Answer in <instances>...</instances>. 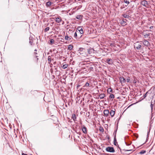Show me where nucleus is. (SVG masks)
Masks as SVG:
<instances>
[{"mask_svg":"<svg viewBox=\"0 0 155 155\" xmlns=\"http://www.w3.org/2000/svg\"><path fill=\"white\" fill-rule=\"evenodd\" d=\"M107 152L110 153H114L115 151L113 147L110 146L107 147L105 149Z\"/></svg>","mask_w":155,"mask_h":155,"instance_id":"nucleus-1","label":"nucleus"},{"mask_svg":"<svg viewBox=\"0 0 155 155\" xmlns=\"http://www.w3.org/2000/svg\"><path fill=\"white\" fill-rule=\"evenodd\" d=\"M134 46L135 49L137 50H140L141 47V46L139 42H136V43H134Z\"/></svg>","mask_w":155,"mask_h":155,"instance_id":"nucleus-2","label":"nucleus"},{"mask_svg":"<svg viewBox=\"0 0 155 155\" xmlns=\"http://www.w3.org/2000/svg\"><path fill=\"white\" fill-rule=\"evenodd\" d=\"M151 31L150 30H146L144 31L142 33V35H143L144 36V38H148V37L150 35V33H145V32L146 31H148V32L150 31Z\"/></svg>","mask_w":155,"mask_h":155,"instance_id":"nucleus-3","label":"nucleus"},{"mask_svg":"<svg viewBox=\"0 0 155 155\" xmlns=\"http://www.w3.org/2000/svg\"><path fill=\"white\" fill-rule=\"evenodd\" d=\"M140 4L146 8L148 7V3L146 0H143L140 3Z\"/></svg>","mask_w":155,"mask_h":155,"instance_id":"nucleus-4","label":"nucleus"},{"mask_svg":"<svg viewBox=\"0 0 155 155\" xmlns=\"http://www.w3.org/2000/svg\"><path fill=\"white\" fill-rule=\"evenodd\" d=\"M127 20L126 19H124L123 18L122 20L120 21V23L121 25L123 26H125L127 25L126 23V21H127Z\"/></svg>","mask_w":155,"mask_h":155,"instance_id":"nucleus-5","label":"nucleus"},{"mask_svg":"<svg viewBox=\"0 0 155 155\" xmlns=\"http://www.w3.org/2000/svg\"><path fill=\"white\" fill-rule=\"evenodd\" d=\"M81 129H82V131H83V132L84 134H86L87 133V128L85 126L83 125L82 126Z\"/></svg>","mask_w":155,"mask_h":155,"instance_id":"nucleus-6","label":"nucleus"},{"mask_svg":"<svg viewBox=\"0 0 155 155\" xmlns=\"http://www.w3.org/2000/svg\"><path fill=\"white\" fill-rule=\"evenodd\" d=\"M106 62L110 65H111L113 64V61L111 58L107 59L106 60Z\"/></svg>","mask_w":155,"mask_h":155,"instance_id":"nucleus-7","label":"nucleus"},{"mask_svg":"<svg viewBox=\"0 0 155 155\" xmlns=\"http://www.w3.org/2000/svg\"><path fill=\"white\" fill-rule=\"evenodd\" d=\"M103 113L104 114V116L107 117L109 115V111L108 110H105L104 111Z\"/></svg>","mask_w":155,"mask_h":155,"instance_id":"nucleus-8","label":"nucleus"},{"mask_svg":"<svg viewBox=\"0 0 155 155\" xmlns=\"http://www.w3.org/2000/svg\"><path fill=\"white\" fill-rule=\"evenodd\" d=\"M120 82L122 84L123 83H125L126 82V79L123 77H120Z\"/></svg>","mask_w":155,"mask_h":155,"instance_id":"nucleus-9","label":"nucleus"},{"mask_svg":"<svg viewBox=\"0 0 155 155\" xmlns=\"http://www.w3.org/2000/svg\"><path fill=\"white\" fill-rule=\"evenodd\" d=\"M118 147L121 153H122L123 151H132V149L126 150L124 149L122 150L118 146Z\"/></svg>","mask_w":155,"mask_h":155,"instance_id":"nucleus-10","label":"nucleus"},{"mask_svg":"<svg viewBox=\"0 0 155 155\" xmlns=\"http://www.w3.org/2000/svg\"><path fill=\"white\" fill-rule=\"evenodd\" d=\"M62 21V20L61 17H59L55 19V21L58 23H60Z\"/></svg>","mask_w":155,"mask_h":155,"instance_id":"nucleus-11","label":"nucleus"},{"mask_svg":"<svg viewBox=\"0 0 155 155\" xmlns=\"http://www.w3.org/2000/svg\"><path fill=\"white\" fill-rule=\"evenodd\" d=\"M29 43L31 44V45H32L33 43V40L34 38L33 37H31V36H30L29 38Z\"/></svg>","mask_w":155,"mask_h":155,"instance_id":"nucleus-12","label":"nucleus"},{"mask_svg":"<svg viewBox=\"0 0 155 155\" xmlns=\"http://www.w3.org/2000/svg\"><path fill=\"white\" fill-rule=\"evenodd\" d=\"M72 38V37L68 36V35L67 34V35H66L65 36V39L66 40H67V41H71Z\"/></svg>","mask_w":155,"mask_h":155,"instance_id":"nucleus-13","label":"nucleus"},{"mask_svg":"<svg viewBox=\"0 0 155 155\" xmlns=\"http://www.w3.org/2000/svg\"><path fill=\"white\" fill-rule=\"evenodd\" d=\"M84 50V49L83 48H79V50H78V51H79V53H80V54H83V52H84L83 50Z\"/></svg>","mask_w":155,"mask_h":155,"instance_id":"nucleus-14","label":"nucleus"},{"mask_svg":"<svg viewBox=\"0 0 155 155\" xmlns=\"http://www.w3.org/2000/svg\"><path fill=\"white\" fill-rule=\"evenodd\" d=\"M94 49L93 48H90L87 49V52L88 54H90L93 52Z\"/></svg>","mask_w":155,"mask_h":155,"instance_id":"nucleus-15","label":"nucleus"},{"mask_svg":"<svg viewBox=\"0 0 155 155\" xmlns=\"http://www.w3.org/2000/svg\"><path fill=\"white\" fill-rule=\"evenodd\" d=\"M125 143L126 145L129 146L131 144L132 142L130 141L126 140L125 141Z\"/></svg>","mask_w":155,"mask_h":155,"instance_id":"nucleus-16","label":"nucleus"},{"mask_svg":"<svg viewBox=\"0 0 155 155\" xmlns=\"http://www.w3.org/2000/svg\"><path fill=\"white\" fill-rule=\"evenodd\" d=\"M153 102L152 101V100L151 101V104L150 105V107L151 109V114L152 115L153 114L152 112H153Z\"/></svg>","mask_w":155,"mask_h":155,"instance_id":"nucleus-17","label":"nucleus"},{"mask_svg":"<svg viewBox=\"0 0 155 155\" xmlns=\"http://www.w3.org/2000/svg\"><path fill=\"white\" fill-rule=\"evenodd\" d=\"M114 145L116 146L117 144V139L115 137V135H114Z\"/></svg>","mask_w":155,"mask_h":155,"instance_id":"nucleus-18","label":"nucleus"},{"mask_svg":"<svg viewBox=\"0 0 155 155\" xmlns=\"http://www.w3.org/2000/svg\"><path fill=\"white\" fill-rule=\"evenodd\" d=\"M74 46L72 44L69 45L68 46V49L69 50H71L73 48Z\"/></svg>","mask_w":155,"mask_h":155,"instance_id":"nucleus-19","label":"nucleus"},{"mask_svg":"<svg viewBox=\"0 0 155 155\" xmlns=\"http://www.w3.org/2000/svg\"><path fill=\"white\" fill-rule=\"evenodd\" d=\"M105 94L104 93H102L99 95L100 98L101 99H103L105 97Z\"/></svg>","mask_w":155,"mask_h":155,"instance_id":"nucleus-20","label":"nucleus"},{"mask_svg":"<svg viewBox=\"0 0 155 155\" xmlns=\"http://www.w3.org/2000/svg\"><path fill=\"white\" fill-rule=\"evenodd\" d=\"M34 54L35 55V58L37 59V61H38V54L37 52H35L34 53Z\"/></svg>","mask_w":155,"mask_h":155,"instance_id":"nucleus-21","label":"nucleus"},{"mask_svg":"<svg viewBox=\"0 0 155 155\" xmlns=\"http://www.w3.org/2000/svg\"><path fill=\"white\" fill-rule=\"evenodd\" d=\"M115 111L113 110H111L110 113V114L112 117H113L115 114Z\"/></svg>","mask_w":155,"mask_h":155,"instance_id":"nucleus-22","label":"nucleus"},{"mask_svg":"<svg viewBox=\"0 0 155 155\" xmlns=\"http://www.w3.org/2000/svg\"><path fill=\"white\" fill-rule=\"evenodd\" d=\"M52 4V2L50 1H48L46 2V6L47 7H48L50 6Z\"/></svg>","mask_w":155,"mask_h":155,"instance_id":"nucleus-23","label":"nucleus"},{"mask_svg":"<svg viewBox=\"0 0 155 155\" xmlns=\"http://www.w3.org/2000/svg\"><path fill=\"white\" fill-rule=\"evenodd\" d=\"M94 66L93 65H90L89 66H87V67L88 68L89 70H92L93 69V67H94Z\"/></svg>","mask_w":155,"mask_h":155,"instance_id":"nucleus-24","label":"nucleus"},{"mask_svg":"<svg viewBox=\"0 0 155 155\" xmlns=\"http://www.w3.org/2000/svg\"><path fill=\"white\" fill-rule=\"evenodd\" d=\"M150 127L147 132V139H146V142L148 140V137L150 135Z\"/></svg>","mask_w":155,"mask_h":155,"instance_id":"nucleus-25","label":"nucleus"},{"mask_svg":"<svg viewBox=\"0 0 155 155\" xmlns=\"http://www.w3.org/2000/svg\"><path fill=\"white\" fill-rule=\"evenodd\" d=\"M143 44L144 45L148 46L149 44V42L146 40H145L143 42Z\"/></svg>","mask_w":155,"mask_h":155,"instance_id":"nucleus-26","label":"nucleus"},{"mask_svg":"<svg viewBox=\"0 0 155 155\" xmlns=\"http://www.w3.org/2000/svg\"><path fill=\"white\" fill-rule=\"evenodd\" d=\"M83 16L81 15H78L77 16H76V18L77 19H81L82 18V17Z\"/></svg>","mask_w":155,"mask_h":155,"instance_id":"nucleus-27","label":"nucleus"},{"mask_svg":"<svg viewBox=\"0 0 155 155\" xmlns=\"http://www.w3.org/2000/svg\"><path fill=\"white\" fill-rule=\"evenodd\" d=\"M72 119H73V120L75 121L76 120V115L75 114H73L72 115Z\"/></svg>","mask_w":155,"mask_h":155,"instance_id":"nucleus-28","label":"nucleus"},{"mask_svg":"<svg viewBox=\"0 0 155 155\" xmlns=\"http://www.w3.org/2000/svg\"><path fill=\"white\" fill-rule=\"evenodd\" d=\"M122 16L125 18H129V17L128 15L126 14H123Z\"/></svg>","mask_w":155,"mask_h":155,"instance_id":"nucleus-29","label":"nucleus"},{"mask_svg":"<svg viewBox=\"0 0 155 155\" xmlns=\"http://www.w3.org/2000/svg\"><path fill=\"white\" fill-rule=\"evenodd\" d=\"M90 85L89 83L88 82H87L86 83L85 85L83 87H89Z\"/></svg>","mask_w":155,"mask_h":155,"instance_id":"nucleus-30","label":"nucleus"},{"mask_svg":"<svg viewBox=\"0 0 155 155\" xmlns=\"http://www.w3.org/2000/svg\"><path fill=\"white\" fill-rule=\"evenodd\" d=\"M149 91H147V92H146V93L143 95V97L142 98V100H143V99H144L145 98H146V97H147V94L148 93Z\"/></svg>","mask_w":155,"mask_h":155,"instance_id":"nucleus-31","label":"nucleus"},{"mask_svg":"<svg viewBox=\"0 0 155 155\" xmlns=\"http://www.w3.org/2000/svg\"><path fill=\"white\" fill-rule=\"evenodd\" d=\"M54 40L53 39H50L49 40V43L50 44L52 45L54 43Z\"/></svg>","mask_w":155,"mask_h":155,"instance_id":"nucleus-32","label":"nucleus"},{"mask_svg":"<svg viewBox=\"0 0 155 155\" xmlns=\"http://www.w3.org/2000/svg\"><path fill=\"white\" fill-rule=\"evenodd\" d=\"M124 2V3H125L126 4H127V5H125V6H127L128 4H129L130 3V2H129V1L127 0H124L123 1V2Z\"/></svg>","mask_w":155,"mask_h":155,"instance_id":"nucleus-33","label":"nucleus"},{"mask_svg":"<svg viewBox=\"0 0 155 155\" xmlns=\"http://www.w3.org/2000/svg\"><path fill=\"white\" fill-rule=\"evenodd\" d=\"M109 97L110 98L114 99L115 97V96L114 94H110L109 96Z\"/></svg>","mask_w":155,"mask_h":155,"instance_id":"nucleus-34","label":"nucleus"},{"mask_svg":"<svg viewBox=\"0 0 155 155\" xmlns=\"http://www.w3.org/2000/svg\"><path fill=\"white\" fill-rule=\"evenodd\" d=\"M146 152V151L145 150H142L139 153L140 154H143Z\"/></svg>","mask_w":155,"mask_h":155,"instance_id":"nucleus-35","label":"nucleus"},{"mask_svg":"<svg viewBox=\"0 0 155 155\" xmlns=\"http://www.w3.org/2000/svg\"><path fill=\"white\" fill-rule=\"evenodd\" d=\"M99 130L101 132H104V130L103 127H100L99 128Z\"/></svg>","mask_w":155,"mask_h":155,"instance_id":"nucleus-36","label":"nucleus"},{"mask_svg":"<svg viewBox=\"0 0 155 155\" xmlns=\"http://www.w3.org/2000/svg\"><path fill=\"white\" fill-rule=\"evenodd\" d=\"M68 67V65L67 64H64L63 65L62 68L63 69H65L66 68H67Z\"/></svg>","mask_w":155,"mask_h":155,"instance_id":"nucleus-37","label":"nucleus"},{"mask_svg":"<svg viewBox=\"0 0 155 155\" xmlns=\"http://www.w3.org/2000/svg\"><path fill=\"white\" fill-rule=\"evenodd\" d=\"M137 78L135 77H134V79L133 81V83L134 84H135L137 83Z\"/></svg>","mask_w":155,"mask_h":155,"instance_id":"nucleus-38","label":"nucleus"},{"mask_svg":"<svg viewBox=\"0 0 155 155\" xmlns=\"http://www.w3.org/2000/svg\"><path fill=\"white\" fill-rule=\"evenodd\" d=\"M134 137H135L136 139L138 137V135L137 134H134Z\"/></svg>","mask_w":155,"mask_h":155,"instance_id":"nucleus-39","label":"nucleus"},{"mask_svg":"<svg viewBox=\"0 0 155 155\" xmlns=\"http://www.w3.org/2000/svg\"><path fill=\"white\" fill-rule=\"evenodd\" d=\"M50 28L49 27H47L45 29V31L47 32L49 30Z\"/></svg>","mask_w":155,"mask_h":155,"instance_id":"nucleus-40","label":"nucleus"},{"mask_svg":"<svg viewBox=\"0 0 155 155\" xmlns=\"http://www.w3.org/2000/svg\"><path fill=\"white\" fill-rule=\"evenodd\" d=\"M48 61L49 62H51V56H48Z\"/></svg>","mask_w":155,"mask_h":155,"instance_id":"nucleus-41","label":"nucleus"},{"mask_svg":"<svg viewBox=\"0 0 155 155\" xmlns=\"http://www.w3.org/2000/svg\"><path fill=\"white\" fill-rule=\"evenodd\" d=\"M80 33L81 34H83L84 33L83 30L82 28V29H81V30L79 31Z\"/></svg>","mask_w":155,"mask_h":155,"instance_id":"nucleus-42","label":"nucleus"},{"mask_svg":"<svg viewBox=\"0 0 155 155\" xmlns=\"http://www.w3.org/2000/svg\"><path fill=\"white\" fill-rule=\"evenodd\" d=\"M76 132L77 134H78L79 135H81V133L80 131L78 132V130H77Z\"/></svg>","mask_w":155,"mask_h":155,"instance_id":"nucleus-43","label":"nucleus"},{"mask_svg":"<svg viewBox=\"0 0 155 155\" xmlns=\"http://www.w3.org/2000/svg\"><path fill=\"white\" fill-rule=\"evenodd\" d=\"M82 27L81 26H79L77 28V29L78 31H80L82 29Z\"/></svg>","mask_w":155,"mask_h":155,"instance_id":"nucleus-44","label":"nucleus"},{"mask_svg":"<svg viewBox=\"0 0 155 155\" xmlns=\"http://www.w3.org/2000/svg\"><path fill=\"white\" fill-rule=\"evenodd\" d=\"M117 130V129L116 130H115L114 133V136L115 135L116 137V134Z\"/></svg>","mask_w":155,"mask_h":155,"instance_id":"nucleus-45","label":"nucleus"},{"mask_svg":"<svg viewBox=\"0 0 155 155\" xmlns=\"http://www.w3.org/2000/svg\"><path fill=\"white\" fill-rule=\"evenodd\" d=\"M77 36V32H76L74 33V37L75 38H76Z\"/></svg>","mask_w":155,"mask_h":155,"instance_id":"nucleus-46","label":"nucleus"},{"mask_svg":"<svg viewBox=\"0 0 155 155\" xmlns=\"http://www.w3.org/2000/svg\"><path fill=\"white\" fill-rule=\"evenodd\" d=\"M108 91H109L110 92H112V89L111 88H109L108 90Z\"/></svg>","mask_w":155,"mask_h":155,"instance_id":"nucleus-47","label":"nucleus"},{"mask_svg":"<svg viewBox=\"0 0 155 155\" xmlns=\"http://www.w3.org/2000/svg\"><path fill=\"white\" fill-rule=\"evenodd\" d=\"M130 79L129 78H127V80H126V81H127V82H130Z\"/></svg>","mask_w":155,"mask_h":155,"instance_id":"nucleus-48","label":"nucleus"},{"mask_svg":"<svg viewBox=\"0 0 155 155\" xmlns=\"http://www.w3.org/2000/svg\"><path fill=\"white\" fill-rule=\"evenodd\" d=\"M107 139L108 140H110V137H109V136H108V135H107Z\"/></svg>","mask_w":155,"mask_h":155,"instance_id":"nucleus-49","label":"nucleus"},{"mask_svg":"<svg viewBox=\"0 0 155 155\" xmlns=\"http://www.w3.org/2000/svg\"><path fill=\"white\" fill-rule=\"evenodd\" d=\"M153 26H151L150 27V29H151L153 28Z\"/></svg>","mask_w":155,"mask_h":155,"instance_id":"nucleus-50","label":"nucleus"},{"mask_svg":"<svg viewBox=\"0 0 155 155\" xmlns=\"http://www.w3.org/2000/svg\"><path fill=\"white\" fill-rule=\"evenodd\" d=\"M104 154L105 155H111V154H107V153H104Z\"/></svg>","mask_w":155,"mask_h":155,"instance_id":"nucleus-51","label":"nucleus"},{"mask_svg":"<svg viewBox=\"0 0 155 155\" xmlns=\"http://www.w3.org/2000/svg\"><path fill=\"white\" fill-rule=\"evenodd\" d=\"M34 51H37V50L36 49H35V50H34Z\"/></svg>","mask_w":155,"mask_h":155,"instance_id":"nucleus-52","label":"nucleus"},{"mask_svg":"<svg viewBox=\"0 0 155 155\" xmlns=\"http://www.w3.org/2000/svg\"><path fill=\"white\" fill-rule=\"evenodd\" d=\"M64 21H63V22L62 23V25H64Z\"/></svg>","mask_w":155,"mask_h":155,"instance_id":"nucleus-53","label":"nucleus"},{"mask_svg":"<svg viewBox=\"0 0 155 155\" xmlns=\"http://www.w3.org/2000/svg\"><path fill=\"white\" fill-rule=\"evenodd\" d=\"M120 119V117L118 119V120H119Z\"/></svg>","mask_w":155,"mask_h":155,"instance_id":"nucleus-54","label":"nucleus"},{"mask_svg":"<svg viewBox=\"0 0 155 155\" xmlns=\"http://www.w3.org/2000/svg\"><path fill=\"white\" fill-rule=\"evenodd\" d=\"M119 120H118V121H117V124H118V122H119Z\"/></svg>","mask_w":155,"mask_h":155,"instance_id":"nucleus-55","label":"nucleus"},{"mask_svg":"<svg viewBox=\"0 0 155 155\" xmlns=\"http://www.w3.org/2000/svg\"><path fill=\"white\" fill-rule=\"evenodd\" d=\"M49 54V53H47V54Z\"/></svg>","mask_w":155,"mask_h":155,"instance_id":"nucleus-56","label":"nucleus"},{"mask_svg":"<svg viewBox=\"0 0 155 155\" xmlns=\"http://www.w3.org/2000/svg\"><path fill=\"white\" fill-rule=\"evenodd\" d=\"M79 86H77V87H79Z\"/></svg>","mask_w":155,"mask_h":155,"instance_id":"nucleus-57","label":"nucleus"},{"mask_svg":"<svg viewBox=\"0 0 155 155\" xmlns=\"http://www.w3.org/2000/svg\"><path fill=\"white\" fill-rule=\"evenodd\" d=\"M97 91L98 92H99V90H97Z\"/></svg>","mask_w":155,"mask_h":155,"instance_id":"nucleus-58","label":"nucleus"},{"mask_svg":"<svg viewBox=\"0 0 155 155\" xmlns=\"http://www.w3.org/2000/svg\"><path fill=\"white\" fill-rule=\"evenodd\" d=\"M119 98V97H118L117 98L118 99V98Z\"/></svg>","mask_w":155,"mask_h":155,"instance_id":"nucleus-59","label":"nucleus"},{"mask_svg":"<svg viewBox=\"0 0 155 155\" xmlns=\"http://www.w3.org/2000/svg\"><path fill=\"white\" fill-rule=\"evenodd\" d=\"M78 137H79V136H78Z\"/></svg>","mask_w":155,"mask_h":155,"instance_id":"nucleus-60","label":"nucleus"}]
</instances>
